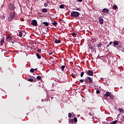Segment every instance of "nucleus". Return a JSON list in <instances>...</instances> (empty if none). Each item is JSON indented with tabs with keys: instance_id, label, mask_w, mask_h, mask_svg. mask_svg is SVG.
<instances>
[{
	"instance_id": "obj_50",
	"label": "nucleus",
	"mask_w": 124,
	"mask_h": 124,
	"mask_svg": "<svg viewBox=\"0 0 124 124\" xmlns=\"http://www.w3.org/2000/svg\"><path fill=\"white\" fill-rule=\"evenodd\" d=\"M53 98H54V97H52L51 98V99H53Z\"/></svg>"
},
{
	"instance_id": "obj_8",
	"label": "nucleus",
	"mask_w": 124,
	"mask_h": 124,
	"mask_svg": "<svg viewBox=\"0 0 124 124\" xmlns=\"http://www.w3.org/2000/svg\"><path fill=\"white\" fill-rule=\"evenodd\" d=\"M99 23L100 24V25H103L104 20L102 18V17H99Z\"/></svg>"
},
{
	"instance_id": "obj_25",
	"label": "nucleus",
	"mask_w": 124,
	"mask_h": 124,
	"mask_svg": "<svg viewBox=\"0 0 124 124\" xmlns=\"http://www.w3.org/2000/svg\"><path fill=\"white\" fill-rule=\"evenodd\" d=\"M68 117L69 118H71V117H72V114H71V113H70V112H69V113H68Z\"/></svg>"
},
{
	"instance_id": "obj_34",
	"label": "nucleus",
	"mask_w": 124,
	"mask_h": 124,
	"mask_svg": "<svg viewBox=\"0 0 124 124\" xmlns=\"http://www.w3.org/2000/svg\"><path fill=\"white\" fill-rule=\"evenodd\" d=\"M74 120L73 119H70V121H69V124H70V123H73Z\"/></svg>"
},
{
	"instance_id": "obj_32",
	"label": "nucleus",
	"mask_w": 124,
	"mask_h": 124,
	"mask_svg": "<svg viewBox=\"0 0 124 124\" xmlns=\"http://www.w3.org/2000/svg\"><path fill=\"white\" fill-rule=\"evenodd\" d=\"M37 51V52H39V53H40V52H41V49L38 48Z\"/></svg>"
},
{
	"instance_id": "obj_21",
	"label": "nucleus",
	"mask_w": 124,
	"mask_h": 124,
	"mask_svg": "<svg viewBox=\"0 0 124 124\" xmlns=\"http://www.w3.org/2000/svg\"><path fill=\"white\" fill-rule=\"evenodd\" d=\"M119 111L120 113L124 112V109H123V108H119Z\"/></svg>"
},
{
	"instance_id": "obj_43",
	"label": "nucleus",
	"mask_w": 124,
	"mask_h": 124,
	"mask_svg": "<svg viewBox=\"0 0 124 124\" xmlns=\"http://www.w3.org/2000/svg\"><path fill=\"white\" fill-rule=\"evenodd\" d=\"M112 43H113L112 42H110V43H109V44L110 45H112Z\"/></svg>"
},
{
	"instance_id": "obj_48",
	"label": "nucleus",
	"mask_w": 124,
	"mask_h": 124,
	"mask_svg": "<svg viewBox=\"0 0 124 124\" xmlns=\"http://www.w3.org/2000/svg\"><path fill=\"white\" fill-rule=\"evenodd\" d=\"M23 34H24V35H26V33H23Z\"/></svg>"
},
{
	"instance_id": "obj_51",
	"label": "nucleus",
	"mask_w": 124,
	"mask_h": 124,
	"mask_svg": "<svg viewBox=\"0 0 124 124\" xmlns=\"http://www.w3.org/2000/svg\"><path fill=\"white\" fill-rule=\"evenodd\" d=\"M3 18H5V17L4 16H3Z\"/></svg>"
},
{
	"instance_id": "obj_27",
	"label": "nucleus",
	"mask_w": 124,
	"mask_h": 124,
	"mask_svg": "<svg viewBox=\"0 0 124 124\" xmlns=\"http://www.w3.org/2000/svg\"><path fill=\"white\" fill-rule=\"evenodd\" d=\"M37 80H41V76H38L37 77Z\"/></svg>"
},
{
	"instance_id": "obj_39",
	"label": "nucleus",
	"mask_w": 124,
	"mask_h": 124,
	"mask_svg": "<svg viewBox=\"0 0 124 124\" xmlns=\"http://www.w3.org/2000/svg\"><path fill=\"white\" fill-rule=\"evenodd\" d=\"M76 10H78V11H81V9H80V8H77Z\"/></svg>"
},
{
	"instance_id": "obj_49",
	"label": "nucleus",
	"mask_w": 124,
	"mask_h": 124,
	"mask_svg": "<svg viewBox=\"0 0 124 124\" xmlns=\"http://www.w3.org/2000/svg\"><path fill=\"white\" fill-rule=\"evenodd\" d=\"M107 47H109V45H108Z\"/></svg>"
},
{
	"instance_id": "obj_4",
	"label": "nucleus",
	"mask_w": 124,
	"mask_h": 124,
	"mask_svg": "<svg viewBox=\"0 0 124 124\" xmlns=\"http://www.w3.org/2000/svg\"><path fill=\"white\" fill-rule=\"evenodd\" d=\"M15 6H14V4L9 3L8 5V8L10 10L13 11L15 9Z\"/></svg>"
},
{
	"instance_id": "obj_26",
	"label": "nucleus",
	"mask_w": 124,
	"mask_h": 124,
	"mask_svg": "<svg viewBox=\"0 0 124 124\" xmlns=\"http://www.w3.org/2000/svg\"><path fill=\"white\" fill-rule=\"evenodd\" d=\"M30 72H31V73H33V72H34V69L31 68L30 70Z\"/></svg>"
},
{
	"instance_id": "obj_31",
	"label": "nucleus",
	"mask_w": 124,
	"mask_h": 124,
	"mask_svg": "<svg viewBox=\"0 0 124 124\" xmlns=\"http://www.w3.org/2000/svg\"><path fill=\"white\" fill-rule=\"evenodd\" d=\"M72 35L74 37H76V33H75V32H73Z\"/></svg>"
},
{
	"instance_id": "obj_42",
	"label": "nucleus",
	"mask_w": 124,
	"mask_h": 124,
	"mask_svg": "<svg viewBox=\"0 0 124 124\" xmlns=\"http://www.w3.org/2000/svg\"><path fill=\"white\" fill-rule=\"evenodd\" d=\"M46 31H49V28H46Z\"/></svg>"
},
{
	"instance_id": "obj_22",
	"label": "nucleus",
	"mask_w": 124,
	"mask_h": 124,
	"mask_svg": "<svg viewBox=\"0 0 124 124\" xmlns=\"http://www.w3.org/2000/svg\"><path fill=\"white\" fill-rule=\"evenodd\" d=\"M117 123H118V120L112 121L111 124H116Z\"/></svg>"
},
{
	"instance_id": "obj_6",
	"label": "nucleus",
	"mask_w": 124,
	"mask_h": 124,
	"mask_svg": "<svg viewBox=\"0 0 124 124\" xmlns=\"http://www.w3.org/2000/svg\"><path fill=\"white\" fill-rule=\"evenodd\" d=\"M87 74L89 76H93V72L92 70H89L88 71Z\"/></svg>"
},
{
	"instance_id": "obj_16",
	"label": "nucleus",
	"mask_w": 124,
	"mask_h": 124,
	"mask_svg": "<svg viewBox=\"0 0 124 124\" xmlns=\"http://www.w3.org/2000/svg\"><path fill=\"white\" fill-rule=\"evenodd\" d=\"M118 8V6L116 5H114L112 7V9H114V10H116Z\"/></svg>"
},
{
	"instance_id": "obj_45",
	"label": "nucleus",
	"mask_w": 124,
	"mask_h": 124,
	"mask_svg": "<svg viewBox=\"0 0 124 124\" xmlns=\"http://www.w3.org/2000/svg\"><path fill=\"white\" fill-rule=\"evenodd\" d=\"M34 70H35V71H36V70H37V68H35V69H34Z\"/></svg>"
},
{
	"instance_id": "obj_11",
	"label": "nucleus",
	"mask_w": 124,
	"mask_h": 124,
	"mask_svg": "<svg viewBox=\"0 0 124 124\" xmlns=\"http://www.w3.org/2000/svg\"><path fill=\"white\" fill-rule=\"evenodd\" d=\"M103 12L104 13H109V9L107 8H104L103 9Z\"/></svg>"
},
{
	"instance_id": "obj_13",
	"label": "nucleus",
	"mask_w": 124,
	"mask_h": 124,
	"mask_svg": "<svg viewBox=\"0 0 124 124\" xmlns=\"http://www.w3.org/2000/svg\"><path fill=\"white\" fill-rule=\"evenodd\" d=\"M47 11V9L46 8H44L42 9V12H43V13H46Z\"/></svg>"
},
{
	"instance_id": "obj_46",
	"label": "nucleus",
	"mask_w": 124,
	"mask_h": 124,
	"mask_svg": "<svg viewBox=\"0 0 124 124\" xmlns=\"http://www.w3.org/2000/svg\"><path fill=\"white\" fill-rule=\"evenodd\" d=\"M34 82H36V79L34 80Z\"/></svg>"
},
{
	"instance_id": "obj_35",
	"label": "nucleus",
	"mask_w": 124,
	"mask_h": 124,
	"mask_svg": "<svg viewBox=\"0 0 124 124\" xmlns=\"http://www.w3.org/2000/svg\"><path fill=\"white\" fill-rule=\"evenodd\" d=\"M96 93L97 94L100 93V91L99 90H96Z\"/></svg>"
},
{
	"instance_id": "obj_14",
	"label": "nucleus",
	"mask_w": 124,
	"mask_h": 124,
	"mask_svg": "<svg viewBox=\"0 0 124 124\" xmlns=\"http://www.w3.org/2000/svg\"><path fill=\"white\" fill-rule=\"evenodd\" d=\"M43 24L45 25L46 26V27H48L49 26V23L47 22H43Z\"/></svg>"
},
{
	"instance_id": "obj_41",
	"label": "nucleus",
	"mask_w": 124,
	"mask_h": 124,
	"mask_svg": "<svg viewBox=\"0 0 124 124\" xmlns=\"http://www.w3.org/2000/svg\"><path fill=\"white\" fill-rule=\"evenodd\" d=\"M103 124H108V123H106V122H104Z\"/></svg>"
},
{
	"instance_id": "obj_18",
	"label": "nucleus",
	"mask_w": 124,
	"mask_h": 124,
	"mask_svg": "<svg viewBox=\"0 0 124 124\" xmlns=\"http://www.w3.org/2000/svg\"><path fill=\"white\" fill-rule=\"evenodd\" d=\"M3 43H4V39L2 38V39H1V40H0V44H3Z\"/></svg>"
},
{
	"instance_id": "obj_19",
	"label": "nucleus",
	"mask_w": 124,
	"mask_h": 124,
	"mask_svg": "<svg viewBox=\"0 0 124 124\" xmlns=\"http://www.w3.org/2000/svg\"><path fill=\"white\" fill-rule=\"evenodd\" d=\"M36 57H37V58H38V59H41V56H40V55H39V53H38V54H36Z\"/></svg>"
},
{
	"instance_id": "obj_1",
	"label": "nucleus",
	"mask_w": 124,
	"mask_h": 124,
	"mask_svg": "<svg viewBox=\"0 0 124 124\" xmlns=\"http://www.w3.org/2000/svg\"><path fill=\"white\" fill-rule=\"evenodd\" d=\"M84 82H85V83L87 84L89 83L90 86H93V84H93V78H92L91 77H86L84 79Z\"/></svg>"
},
{
	"instance_id": "obj_10",
	"label": "nucleus",
	"mask_w": 124,
	"mask_h": 124,
	"mask_svg": "<svg viewBox=\"0 0 124 124\" xmlns=\"http://www.w3.org/2000/svg\"><path fill=\"white\" fill-rule=\"evenodd\" d=\"M6 38L8 41H11V40H12V38L10 35H7Z\"/></svg>"
},
{
	"instance_id": "obj_28",
	"label": "nucleus",
	"mask_w": 124,
	"mask_h": 124,
	"mask_svg": "<svg viewBox=\"0 0 124 124\" xmlns=\"http://www.w3.org/2000/svg\"><path fill=\"white\" fill-rule=\"evenodd\" d=\"M74 121L75 123H77V117H74Z\"/></svg>"
},
{
	"instance_id": "obj_7",
	"label": "nucleus",
	"mask_w": 124,
	"mask_h": 124,
	"mask_svg": "<svg viewBox=\"0 0 124 124\" xmlns=\"http://www.w3.org/2000/svg\"><path fill=\"white\" fill-rule=\"evenodd\" d=\"M23 33H26L25 31H19V37H22L23 36Z\"/></svg>"
},
{
	"instance_id": "obj_15",
	"label": "nucleus",
	"mask_w": 124,
	"mask_h": 124,
	"mask_svg": "<svg viewBox=\"0 0 124 124\" xmlns=\"http://www.w3.org/2000/svg\"><path fill=\"white\" fill-rule=\"evenodd\" d=\"M52 25H53V26H57V25H58V22H57V21H54L53 22H52Z\"/></svg>"
},
{
	"instance_id": "obj_47",
	"label": "nucleus",
	"mask_w": 124,
	"mask_h": 124,
	"mask_svg": "<svg viewBox=\"0 0 124 124\" xmlns=\"http://www.w3.org/2000/svg\"><path fill=\"white\" fill-rule=\"evenodd\" d=\"M73 78H75V75H73Z\"/></svg>"
},
{
	"instance_id": "obj_37",
	"label": "nucleus",
	"mask_w": 124,
	"mask_h": 124,
	"mask_svg": "<svg viewBox=\"0 0 124 124\" xmlns=\"http://www.w3.org/2000/svg\"><path fill=\"white\" fill-rule=\"evenodd\" d=\"M47 5H48V4H47L46 2V3H44V6H45V7H46L47 6Z\"/></svg>"
},
{
	"instance_id": "obj_33",
	"label": "nucleus",
	"mask_w": 124,
	"mask_h": 124,
	"mask_svg": "<svg viewBox=\"0 0 124 124\" xmlns=\"http://www.w3.org/2000/svg\"><path fill=\"white\" fill-rule=\"evenodd\" d=\"M63 7H64V6L63 5H61L60 6V8L62 9V8H63Z\"/></svg>"
},
{
	"instance_id": "obj_3",
	"label": "nucleus",
	"mask_w": 124,
	"mask_h": 124,
	"mask_svg": "<svg viewBox=\"0 0 124 124\" xmlns=\"http://www.w3.org/2000/svg\"><path fill=\"white\" fill-rule=\"evenodd\" d=\"M15 12H12L10 14L9 16L8 17V21H9L10 22H11L13 19H15Z\"/></svg>"
},
{
	"instance_id": "obj_24",
	"label": "nucleus",
	"mask_w": 124,
	"mask_h": 124,
	"mask_svg": "<svg viewBox=\"0 0 124 124\" xmlns=\"http://www.w3.org/2000/svg\"><path fill=\"white\" fill-rule=\"evenodd\" d=\"M27 80L29 82H33V79L32 78H28Z\"/></svg>"
},
{
	"instance_id": "obj_30",
	"label": "nucleus",
	"mask_w": 124,
	"mask_h": 124,
	"mask_svg": "<svg viewBox=\"0 0 124 124\" xmlns=\"http://www.w3.org/2000/svg\"><path fill=\"white\" fill-rule=\"evenodd\" d=\"M109 98H110L111 99H114V96L110 94L109 95Z\"/></svg>"
},
{
	"instance_id": "obj_5",
	"label": "nucleus",
	"mask_w": 124,
	"mask_h": 124,
	"mask_svg": "<svg viewBox=\"0 0 124 124\" xmlns=\"http://www.w3.org/2000/svg\"><path fill=\"white\" fill-rule=\"evenodd\" d=\"M31 25H32L33 27H37L38 24H37V21L35 19H33L31 21Z\"/></svg>"
},
{
	"instance_id": "obj_29",
	"label": "nucleus",
	"mask_w": 124,
	"mask_h": 124,
	"mask_svg": "<svg viewBox=\"0 0 124 124\" xmlns=\"http://www.w3.org/2000/svg\"><path fill=\"white\" fill-rule=\"evenodd\" d=\"M84 74H85V73L84 72H81L80 74V77H83Z\"/></svg>"
},
{
	"instance_id": "obj_20",
	"label": "nucleus",
	"mask_w": 124,
	"mask_h": 124,
	"mask_svg": "<svg viewBox=\"0 0 124 124\" xmlns=\"http://www.w3.org/2000/svg\"><path fill=\"white\" fill-rule=\"evenodd\" d=\"M65 68V66L64 65H62L61 66V69L62 70V71H64V68Z\"/></svg>"
},
{
	"instance_id": "obj_36",
	"label": "nucleus",
	"mask_w": 124,
	"mask_h": 124,
	"mask_svg": "<svg viewBox=\"0 0 124 124\" xmlns=\"http://www.w3.org/2000/svg\"><path fill=\"white\" fill-rule=\"evenodd\" d=\"M80 83H84V79H79Z\"/></svg>"
},
{
	"instance_id": "obj_52",
	"label": "nucleus",
	"mask_w": 124,
	"mask_h": 124,
	"mask_svg": "<svg viewBox=\"0 0 124 124\" xmlns=\"http://www.w3.org/2000/svg\"><path fill=\"white\" fill-rule=\"evenodd\" d=\"M3 18H5V17L4 16H3Z\"/></svg>"
},
{
	"instance_id": "obj_44",
	"label": "nucleus",
	"mask_w": 124,
	"mask_h": 124,
	"mask_svg": "<svg viewBox=\"0 0 124 124\" xmlns=\"http://www.w3.org/2000/svg\"><path fill=\"white\" fill-rule=\"evenodd\" d=\"M53 54V52H51L50 53H49V55H52Z\"/></svg>"
},
{
	"instance_id": "obj_23",
	"label": "nucleus",
	"mask_w": 124,
	"mask_h": 124,
	"mask_svg": "<svg viewBox=\"0 0 124 124\" xmlns=\"http://www.w3.org/2000/svg\"><path fill=\"white\" fill-rule=\"evenodd\" d=\"M101 46H102V44H101V43H99L97 45V47H99V48H100Z\"/></svg>"
},
{
	"instance_id": "obj_38",
	"label": "nucleus",
	"mask_w": 124,
	"mask_h": 124,
	"mask_svg": "<svg viewBox=\"0 0 124 124\" xmlns=\"http://www.w3.org/2000/svg\"><path fill=\"white\" fill-rule=\"evenodd\" d=\"M89 48H90V49H93V46H89Z\"/></svg>"
},
{
	"instance_id": "obj_40",
	"label": "nucleus",
	"mask_w": 124,
	"mask_h": 124,
	"mask_svg": "<svg viewBox=\"0 0 124 124\" xmlns=\"http://www.w3.org/2000/svg\"><path fill=\"white\" fill-rule=\"evenodd\" d=\"M83 0H78V1L79 2H82Z\"/></svg>"
},
{
	"instance_id": "obj_9",
	"label": "nucleus",
	"mask_w": 124,
	"mask_h": 124,
	"mask_svg": "<svg viewBox=\"0 0 124 124\" xmlns=\"http://www.w3.org/2000/svg\"><path fill=\"white\" fill-rule=\"evenodd\" d=\"M111 93L109 92H107L105 94H104V96L105 97H108V96H110Z\"/></svg>"
},
{
	"instance_id": "obj_12",
	"label": "nucleus",
	"mask_w": 124,
	"mask_h": 124,
	"mask_svg": "<svg viewBox=\"0 0 124 124\" xmlns=\"http://www.w3.org/2000/svg\"><path fill=\"white\" fill-rule=\"evenodd\" d=\"M113 44H114V46H117L119 45V41H114L113 42Z\"/></svg>"
},
{
	"instance_id": "obj_2",
	"label": "nucleus",
	"mask_w": 124,
	"mask_h": 124,
	"mask_svg": "<svg viewBox=\"0 0 124 124\" xmlns=\"http://www.w3.org/2000/svg\"><path fill=\"white\" fill-rule=\"evenodd\" d=\"M80 16V13L77 11H73L71 12V17H74L75 18H77Z\"/></svg>"
},
{
	"instance_id": "obj_17",
	"label": "nucleus",
	"mask_w": 124,
	"mask_h": 124,
	"mask_svg": "<svg viewBox=\"0 0 124 124\" xmlns=\"http://www.w3.org/2000/svg\"><path fill=\"white\" fill-rule=\"evenodd\" d=\"M55 43H56V44H59V43H61V41L60 40H56L55 41Z\"/></svg>"
}]
</instances>
